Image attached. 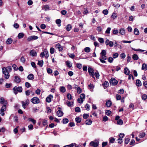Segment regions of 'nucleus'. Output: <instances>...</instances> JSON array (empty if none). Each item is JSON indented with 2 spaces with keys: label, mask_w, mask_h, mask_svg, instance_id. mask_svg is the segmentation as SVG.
<instances>
[{
  "label": "nucleus",
  "mask_w": 147,
  "mask_h": 147,
  "mask_svg": "<svg viewBox=\"0 0 147 147\" xmlns=\"http://www.w3.org/2000/svg\"><path fill=\"white\" fill-rule=\"evenodd\" d=\"M89 115L88 114H84L83 115V118L84 119H87L89 117Z\"/></svg>",
  "instance_id": "50"
},
{
  "label": "nucleus",
  "mask_w": 147,
  "mask_h": 147,
  "mask_svg": "<svg viewBox=\"0 0 147 147\" xmlns=\"http://www.w3.org/2000/svg\"><path fill=\"white\" fill-rule=\"evenodd\" d=\"M99 144L98 140H96V142L91 141L90 143V145L93 147H97Z\"/></svg>",
  "instance_id": "4"
},
{
  "label": "nucleus",
  "mask_w": 147,
  "mask_h": 147,
  "mask_svg": "<svg viewBox=\"0 0 147 147\" xmlns=\"http://www.w3.org/2000/svg\"><path fill=\"white\" fill-rule=\"evenodd\" d=\"M28 120L32 122L33 124H35L36 123V121L34 119L31 118H29Z\"/></svg>",
  "instance_id": "36"
},
{
  "label": "nucleus",
  "mask_w": 147,
  "mask_h": 147,
  "mask_svg": "<svg viewBox=\"0 0 147 147\" xmlns=\"http://www.w3.org/2000/svg\"><path fill=\"white\" fill-rule=\"evenodd\" d=\"M146 135L145 133L144 132L140 133L139 135V137L141 138L144 137Z\"/></svg>",
  "instance_id": "37"
},
{
  "label": "nucleus",
  "mask_w": 147,
  "mask_h": 147,
  "mask_svg": "<svg viewBox=\"0 0 147 147\" xmlns=\"http://www.w3.org/2000/svg\"><path fill=\"white\" fill-rule=\"evenodd\" d=\"M57 114L59 117H61L63 115V112L61 110H59L57 112Z\"/></svg>",
  "instance_id": "19"
},
{
  "label": "nucleus",
  "mask_w": 147,
  "mask_h": 147,
  "mask_svg": "<svg viewBox=\"0 0 147 147\" xmlns=\"http://www.w3.org/2000/svg\"><path fill=\"white\" fill-rule=\"evenodd\" d=\"M107 59V57L106 55H102L101 56L100 58L99 59L102 63H104L106 62L105 60H106Z\"/></svg>",
  "instance_id": "7"
},
{
  "label": "nucleus",
  "mask_w": 147,
  "mask_h": 147,
  "mask_svg": "<svg viewBox=\"0 0 147 147\" xmlns=\"http://www.w3.org/2000/svg\"><path fill=\"white\" fill-rule=\"evenodd\" d=\"M14 82L17 83H19L20 82L21 80L20 78L18 76H16L14 77Z\"/></svg>",
  "instance_id": "13"
},
{
  "label": "nucleus",
  "mask_w": 147,
  "mask_h": 147,
  "mask_svg": "<svg viewBox=\"0 0 147 147\" xmlns=\"http://www.w3.org/2000/svg\"><path fill=\"white\" fill-rule=\"evenodd\" d=\"M105 44L106 45H109V47H111L113 45V43L112 41H110L109 40L106 38L105 41Z\"/></svg>",
  "instance_id": "5"
},
{
  "label": "nucleus",
  "mask_w": 147,
  "mask_h": 147,
  "mask_svg": "<svg viewBox=\"0 0 147 147\" xmlns=\"http://www.w3.org/2000/svg\"><path fill=\"white\" fill-rule=\"evenodd\" d=\"M136 85L138 86H140L142 85V83L140 80L137 79L136 82Z\"/></svg>",
  "instance_id": "18"
},
{
  "label": "nucleus",
  "mask_w": 147,
  "mask_h": 147,
  "mask_svg": "<svg viewBox=\"0 0 147 147\" xmlns=\"http://www.w3.org/2000/svg\"><path fill=\"white\" fill-rule=\"evenodd\" d=\"M42 9L45 10V11L50 10V9L49 5H43L42 7Z\"/></svg>",
  "instance_id": "8"
},
{
  "label": "nucleus",
  "mask_w": 147,
  "mask_h": 147,
  "mask_svg": "<svg viewBox=\"0 0 147 147\" xmlns=\"http://www.w3.org/2000/svg\"><path fill=\"white\" fill-rule=\"evenodd\" d=\"M100 54H101V55H106L107 54L106 51L105 50H102Z\"/></svg>",
  "instance_id": "52"
},
{
  "label": "nucleus",
  "mask_w": 147,
  "mask_h": 147,
  "mask_svg": "<svg viewBox=\"0 0 147 147\" xmlns=\"http://www.w3.org/2000/svg\"><path fill=\"white\" fill-rule=\"evenodd\" d=\"M81 119L79 117L75 118V120L77 123H80L81 122Z\"/></svg>",
  "instance_id": "34"
},
{
  "label": "nucleus",
  "mask_w": 147,
  "mask_h": 147,
  "mask_svg": "<svg viewBox=\"0 0 147 147\" xmlns=\"http://www.w3.org/2000/svg\"><path fill=\"white\" fill-rule=\"evenodd\" d=\"M132 58L134 60H137L139 59L138 56L136 54H134L132 55Z\"/></svg>",
  "instance_id": "25"
},
{
  "label": "nucleus",
  "mask_w": 147,
  "mask_h": 147,
  "mask_svg": "<svg viewBox=\"0 0 147 147\" xmlns=\"http://www.w3.org/2000/svg\"><path fill=\"white\" fill-rule=\"evenodd\" d=\"M25 86L27 88H29L31 86L30 84L28 82H26L25 83Z\"/></svg>",
  "instance_id": "53"
},
{
  "label": "nucleus",
  "mask_w": 147,
  "mask_h": 147,
  "mask_svg": "<svg viewBox=\"0 0 147 147\" xmlns=\"http://www.w3.org/2000/svg\"><path fill=\"white\" fill-rule=\"evenodd\" d=\"M142 98L144 100H146L147 98V95L146 94H143L142 95Z\"/></svg>",
  "instance_id": "48"
},
{
  "label": "nucleus",
  "mask_w": 147,
  "mask_h": 147,
  "mask_svg": "<svg viewBox=\"0 0 147 147\" xmlns=\"http://www.w3.org/2000/svg\"><path fill=\"white\" fill-rule=\"evenodd\" d=\"M53 96L51 95H50L47 97L46 99V100L48 102H50L51 101L52 99L53 98Z\"/></svg>",
  "instance_id": "10"
},
{
  "label": "nucleus",
  "mask_w": 147,
  "mask_h": 147,
  "mask_svg": "<svg viewBox=\"0 0 147 147\" xmlns=\"http://www.w3.org/2000/svg\"><path fill=\"white\" fill-rule=\"evenodd\" d=\"M92 121V120L90 119H88L86 121V125H90L91 124Z\"/></svg>",
  "instance_id": "24"
},
{
  "label": "nucleus",
  "mask_w": 147,
  "mask_h": 147,
  "mask_svg": "<svg viewBox=\"0 0 147 147\" xmlns=\"http://www.w3.org/2000/svg\"><path fill=\"white\" fill-rule=\"evenodd\" d=\"M31 101L34 104H38L40 102V100L38 97H34L31 99Z\"/></svg>",
  "instance_id": "3"
},
{
  "label": "nucleus",
  "mask_w": 147,
  "mask_h": 147,
  "mask_svg": "<svg viewBox=\"0 0 147 147\" xmlns=\"http://www.w3.org/2000/svg\"><path fill=\"white\" fill-rule=\"evenodd\" d=\"M24 36V35L22 33H20L18 34V37L20 39L22 38Z\"/></svg>",
  "instance_id": "42"
},
{
  "label": "nucleus",
  "mask_w": 147,
  "mask_h": 147,
  "mask_svg": "<svg viewBox=\"0 0 147 147\" xmlns=\"http://www.w3.org/2000/svg\"><path fill=\"white\" fill-rule=\"evenodd\" d=\"M20 61L22 63H24L25 62L26 60L24 57L22 56L20 59Z\"/></svg>",
  "instance_id": "64"
},
{
  "label": "nucleus",
  "mask_w": 147,
  "mask_h": 147,
  "mask_svg": "<svg viewBox=\"0 0 147 147\" xmlns=\"http://www.w3.org/2000/svg\"><path fill=\"white\" fill-rule=\"evenodd\" d=\"M75 88L78 94H80L82 92V89L80 87H78L77 88L76 87Z\"/></svg>",
  "instance_id": "27"
},
{
  "label": "nucleus",
  "mask_w": 147,
  "mask_h": 147,
  "mask_svg": "<svg viewBox=\"0 0 147 147\" xmlns=\"http://www.w3.org/2000/svg\"><path fill=\"white\" fill-rule=\"evenodd\" d=\"M66 103L68 107H70L73 105V102H71L68 100H67L66 102Z\"/></svg>",
  "instance_id": "28"
},
{
  "label": "nucleus",
  "mask_w": 147,
  "mask_h": 147,
  "mask_svg": "<svg viewBox=\"0 0 147 147\" xmlns=\"http://www.w3.org/2000/svg\"><path fill=\"white\" fill-rule=\"evenodd\" d=\"M66 91L65 88L64 86L60 87V91L62 92H64Z\"/></svg>",
  "instance_id": "43"
},
{
  "label": "nucleus",
  "mask_w": 147,
  "mask_h": 147,
  "mask_svg": "<svg viewBox=\"0 0 147 147\" xmlns=\"http://www.w3.org/2000/svg\"><path fill=\"white\" fill-rule=\"evenodd\" d=\"M109 83L107 81H105L103 84V86L104 88L108 87L109 85Z\"/></svg>",
  "instance_id": "20"
},
{
  "label": "nucleus",
  "mask_w": 147,
  "mask_h": 147,
  "mask_svg": "<svg viewBox=\"0 0 147 147\" xmlns=\"http://www.w3.org/2000/svg\"><path fill=\"white\" fill-rule=\"evenodd\" d=\"M90 49L89 47H86L84 49V51L86 53H89L90 51Z\"/></svg>",
  "instance_id": "45"
},
{
  "label": "nucleus",
  "mask_w": 147,
  "mask_h": 147,
  "mask_svg": "<svg viewBox=\"0 0 147 147\" xmlns=\"http://www.w3.org/2000/svg\"><path fill=\"white\" fill-rule=\"evenodd\" d=\"M142 69L146 71L147 70V65L145 63H143L142 66Z\"/></svg>",
  "instance_id": "22"
},
{
  "label": "nucleus",
  "mask_w": 147,
  "mask_h": 147,
  "mask_svg": "<svg viewBox=\"0 0 147 147\" xmlns=\"http://www.w3.org/2000/svg\"><path fill=\"white\" fill-rule=\"evenodd\" d=\"M12 42V40L11 38H8L6 41V43L7 44H11Z\"/></svg>",
  "instance_id": "32"
},
{
  "label": "nucleus",
  "mask_w": 147,
  "mask_h": 147,
  "mask_svg": "<svg viewBox=\"0 0 147 147\" xmlns=\"http://www.w3.org/2000/svg\"><path fill=\"white\" fill-rule=\"evenodd\" d=\"M30 55L32 57H35L36 56L37 53L35 50H32L30 51Z\"/></svg>",
  "instance_id": "9"
},
{
  "label": "nucleus",
  "mask_w": 147,
  "mask_h": 147,
  "mask_svg": "<svg viewBox=\"0 0 147 147\" xmlns=\"http://www.w3.org/2000/svg\"><path fill=\"white\" fill-rule=\"evenodd\" d=\"M66 30L67 31H69L72 28V26L70 24H68L65 27Z\"/></svg>",
  "instance_id": "17"
},
{
  "label": "nucleus",
  "mask_w": 147,
  "mask_h": 147,
  "mask_svg": "<svg viewBox=\"0 0 147 147\" xmlns=\"http://www.w3.org/2000/svg\"><path fill=\"white\" fill-rule=\"evenodd\" d=\"M67 97L69 100H71L72 99V96L71 94L69 93L67 94Z\"/></svg>",
  "instance_id": "61"
},
{
  "label": "nucleus",
  "mask_w": 147,
  "mask_h": 147,
  "mask_svg": "<svg viewBox=\"0 0 147 147\" xmlns=\"http://www.w3.org/2000/svg\"><path fill=\"white\" fill-rule=\"evenodd\" d=\"M0 103L3 105L1 109H0V114L2 116H3L5 115L4 112L6 110V105L7 102L3 98L1 97L0 98Z\"/></svg>",
  "instance_id": "1"
},
{
  "label": "nucleus",
  "mask_w": 147,
  "mask_h": 147,
  "mask_svg": "<svg viewBox=\"0 0 147 147\" xmlns=\"http://www.w3.org/2000/svg\"><path fill=\"white\" fill-rule=\"evenodd\" d=\"M110 82L111 85L114 86L117 84L118 81L114 78H111L110 81Z\"/></svg>",
  "instance_id": "6"
},
{
  "label": "nucleus",
  "mask_w": 147,
  "mask_h": 147,
  "mask_svg": "<svg viewBox=\"0 0 147 147\" xmlns=\"http://www.w3.org/2000/svg\"><path fill=\"white\" fill-rule=\"evenodd\" d=\"M111 102L110 100H107L106 102V105L107 107H110L111 105Z\"/></svg>",
  "instance_id": "23"
},
{
  "label": "nucleus",
  "mask_w": 147,
  "mask_h": 147,
  "mask_svg": "<svg viewBox=\"0 0 147 147\" xmlns=\"http://www.w3.org/2000/svg\"><path fill=\"white\" fill-rule=\"evenodd\" d=\"M111 17L113 19H114L117 17V15L116 13H113L112 14Z\"/></svg>",
  "instance_id": "56"
},
{
  "label": "nucleus",
  "mask_w": 147,
  "mask_h": 147,
  "mask_svg": "<svg viewBox=\"0 0 147 147\" xmlns=\"http://www.w3.org/2000/svg\"><path fill=\"white\" fill-rule=\"evenodd\" d=\"M27 78L29 80H32L34 78V75L32 74H30L28 76Z\"/></svg>",
  "instance_id": "14"
},
{
  "label": "nucleus",
  "mask_w": 147,
  "mask_h": 147,
  "mask_svg": "<svg viewBox=\"0 0 147 147\" xmlns=\"http://www.w3.org/2000/svg\"><path fill=\"white\" fill-rule=\"evenodd\" d=\"M85 94H81L80 95V98L81 99H82V100H84L85 99Z\"/></svg>",
  "instance_id": "41"
},
{
  "label": "nucleus",
  "mask_w": 147,
  "mask_h": 147,
  "mask_svg": "<svg viewBox=\"0 0 147 147\" xmlns=\"http://www.w3.org/2000/svg\"><path fill=\"white\" fill-rule=\"evenodd\" d=\"M115 140V139L113 137H111L109 139V143H113Z\"/></svg>",
  "instance_id": "35"
},
{
  "label": "nucleus",
  "mask_w": 147,
  "mask_h": 147,
  "mask_svg": "<svg viewBox=\"0 0 147 147\" xmlns=\"http://www.w3.org/2000/svg\"><path fill=\"white\" fill-rule=\"evenodd\" d=\"M3 74L4 75V76L5 78L8 79L9 77V74L8 72V74L7 73H4Z\"/></svg>",
  "instance_id": "38"
},
{
  "label": "nucleus",
  "mask_w": 147,
  "mask_h": 147,
  "mask_svg": "<svg viewBox=\"0 0 147 147\" xmlns=\"http://www.w3.org/2000/svg\"><path fill=\"white\" fill-rule=\"evenodd\" d=\"M50 53L51 54H53L55 52V49L53 47H51L50 48Z\"/></svg>",
  "instance_id": "54"
},
{
  "label": "nucleus",
  "mask_w": 147,
  "mask_h": 147,
  "mask_svg": "<svg viewBox=\"0 0 147 147\" xmlns=\"http://www.w3.org/2000/svg\"><path fill=\"white\" fill-rule=\"evenodd\" d=\"M77 100H78V103H82L84 101V100H82V99H81L80 98H78V99Z\"/></svg>",
  "instance_id": "63"
},
{
  "label": "nucleus",
  "mask_w": 147,
  "mask_h": 147,
  "mask_svg": "<svg viewBox=\"0 0 147 147\" xmlns=\"http://www.w3.org/2000/svg\"><path fill=\"white\" fill-rule=\"evenodd\" d=\"M126 56V55L124 53H122L121 54L120 57L121 59H124Z\"/></svg>",
  "instance_id": "55"
},
{
  "label": "nucleus",
  "mask_w": 147,
  "mask_h": 147,
  "mask_svg": "<svg viewBox=\"0 0 147 147\" xmlns=\"http://www.w3.org/2000/svg\"><path fill=\"white\" fill-rule=\"evenodd\" d=\"M116 98L117 100H121V96L117 94L116 95Z\"/></svg>",
  "instance_id": "46"
},
{
  "label": "nucleus",
  "mask_w": 147,
  "mask_h": 147,
  "mask_svg": "<svg viewBox=\"0 0 147 147\" xmlns=\"http://www.w3.org/2000/svg\"><path fill=\"white\" fill-rule=\"evenodd\" d=\"M108 61L110 63H112L113 61V58L111 57H109L108 58Z\"/></svg>",
  "instance_id": "57"
},
{
  "label": "nucleus",
  "mask_w": 147,
  "mask_h": 147,
  "mask_svg": "<svg viewBox=\"0 0 147 147\" xmlns=\"http://www.w3.org/2000/svg\"><path fill=\"white\" fill-rule=\"evenodd\" d=\"M130 140V139L129 138H127L125 139V143L127 144L129 143Z\"/></svg>",
  "instance_id": "58"
},
{
  "label": "nucleus",
  "mask_w": 147,
  "mask_h": 147,
  "mask_svg": "<svg viewBox=\"0 0 147 147\" xmlns=\"http://www.w3.org/2000/svg\"><path fill=\"white\" fill-rule=\"evenodd\" d=\"M44 52H45V57L46 58H47L49 57V52L46 49H44Z\"/></svg>",
  "instance_id": "31"
},
{
  "label": "nucleus",
  "mask_w": 147,
  "mask_h": 147,
  "mask_svg": "<svg viewBox=\"0 0 147 147\" xmlns=\"http://www.w3.org/2000/svg\"><path fill=\"white\" fill-rule=\"evenodd\" d=\"M98 40L99 42L101 44L102 43L104 42L103 39L101 38H98Z\"/></svg>",
  "instance_id": "47"
},
{
  "label": "nucleus",
  "mask_w": 147,
  "mask_h": 147,
  "mask_svg": "<svg viewBox=\"0 0 147 147\" xmlns=\"http://www.w3.org/2000/svg\"><path fill=\"white\" fill-rule=\"evenodd\" d=\"M117 123L118 125H121L123 123V121L121 119H119L117 121Z\"/></svg>",
  "instance_id": "44"
},
{
  "label": "nucleus",
  "mask_w": 147,
  "mask_h": 147,
  "mask_svg": "<svg viewBox=\"0 0 147 147\" xmlns=\"http://www.w3.org/2000/svg\"><path fill=\"white\" fill-rule=\"evenodd\" d=\"M65 63L67 67H71L72 66V64L69 61H66Z\"/></svg>",
  "instance_id": "15"
},
{
  "label": "nucleus",
  "mask_w": 147,
  "mask_h": 147,
  "mask_svg": "<svg viewBox=\"0 0 147 147\" xmlns=\"http://www.w3.org/2000/svg\"><path fill=\"white\" fill-rule=\"evenodd\" d=\"M94 87V85L92 84H90L88 85V87L89 89H90V90L91 92H93V88Z\"/></svg>",
  "instance_id": "21"
},
{
  "label": "nucleus",
  "mask_w": 147,
  "mask_h": 147,
  "mask_svg": "<svg viewBox=\"0 0 147 147\" xmlns=\"http://www.w3.org/2000/svg\"><path fill=\"white\" fill-rule=\"evenodd\" d=\"M13 90L14 93L16 94L18 92H22V88L21 86L17 87L16 86L13 88Z\"/></svg>",
  "instance_id": "2"
},
{
  "label": "nucleus",
  "mask_w": 147,
  "mask_h": 147,
  "mask_svg": "<svg viewBox=\"0 0 147 147\" xmlns=\"http://www.w3.org/2000/svg\"><path fill=\"white\" fill-rule=\"evenodd\" d=\"M56 48L59 51H62L63 49V47L59 43L56 44L55 46Z\"/></svg>",
  "instance_id": "12"
},
{
  "label": "nucleus",
  "mask_w": 147,
  "mask_h": 147,
  "mask_svg": "<svg viewBox=\"0 0 147 147\" xmlns=\"http://www.w3.org/2000/svg\"><path fill=\"white\" fill-rule=\"evenodd\" d=\"M75 111L76 112H79L80 111V108L79 107H76L75 108Z\"/></svg>",
  "instance_id": "60"
},
{
  "label": "nucleus",
  "mask_w": 147,
  "mask_h": 147,
  "mask_svg": "<svg viewBox=\"0 0 147 147\" xmlns=\"http://www.w3.org/2000/svg\"><path fill=\"white\" fill-rule=\"evenodd\" d=\"M85 107L86 110H88V111L89 110L90 108V106L88 104H86L85 105Z\"/></svg>",
  "instance_id": "62"
},
{
  "label": "nucleus",
  "mask_w": 147,
  "mask_h": 147,
  "mask_svg": "<svg viewBox=\"0 0 147 147\" xmlns=\"http://www.w3.org/2000/svg\"><path fill=\"white\" fill-rule=\"evenodd\" d=\"M131 49L133 50L134 51H136L144 52L145 51L144 50H143L142 49H134V48H132Z\"/></svg>",
  "instance_id": "39"
},
{
  "label": "nucleus",
  "mask_w": 147,
  "mask_h": 147,
  "mask_svg": "<svg viewBox=\"0 0 147 147\" xmlns=\"http://www.w3.org/2000/svg\"><path fill=\"white\" fill-rule=\"evenodd\" d=\"M134 32L135 34L138 35L139 34V32L138 30L136 28L134 29Z\"/></svg>",
  "instance_id": "26"
},
{
  "label": "nucleus",
  "mask_w": 147,
  "mask_h": 147,
  "mask_svg": "<svg viewBox=\"0 0 147 147\" xmlns=\"http://www.w3.org/2000/svg\"><path fill=\"white\" fill-rule=\"evenodd\" d=\"M43 64V61L42 60L39 61L38 63V65H39L40 67H42Z\"/></svg>",
  "instance_id": "33"
},
{
  "label": "nucleus",
  "mask_w": 147,
  "mask_h": 147,
  "mask_svg": "<svg viewBox=\"0 0 147 147\" xmlns=\"http://www.w3.org/2000/svg\"><path fill=\"white\" fill-rule=\"evenodd\" d=\"M119 54L117 53H115L113 54V58H116L118 57V56Z\"/></svg>",
  "instance_id": "59"
},
{
  "label": "nucleus",
  "mask_w": 147,
  "mask_h": 147,
  "mask_svg": "<svg viewBox=\"0 0 147 147\" xmlns=\"http://www.w3.org/2000/svg\"><path fill=\"white\" fill-rule=\"evenodd\" d=\"M38 37L36 36H32L29 37L27 40L28 41H30L32 40H36L38 38Z\"/></svg>",
  "instance_id": "11"
},
{
  "label": "nucleus",
  "mask_w": 147,
  "mask_h": 147,
  "mask_svg": "<svg viewBox=\"0 0 147 147\" xmlns=\"http://www.w3.org/2000/svg\"><path fill=\"white\" fill-rule=\"evenodd\" d=\"M119 31L117 30L114 29L113 30V34L117 35Z\"/></svg>",
  "instance_id": "49"
},
{
  "label": "nucleus",
  "mask_w": 147,
  "mask_h": 147,
  "mask_svg": "<svg viewBox=\"0 0 147 147\" xmlns=\"http://www.w3.org/2000/svg\"><path fill=\"white\" fill-rule=\"evenodd\" d=\"M69 121V120L67 119H64L62 120V122L63 124H66Z\"/></svg>",
  "instance_id": "40"
},
{
  "label": "nucleus",
  "mask_w": 147,
  "mask_h": 147,
  "mask_svg": "<svg viewBox=\"0 0 147 147\" xmlns=\"http://www.w3.org/2000/svg\"><path fill=\"white\" fill-rule=\"evenodd\" d=\"M6 68L3 67L2 68V71L3 73H7L8 74V71Z\"/></svg>",
  "instance_id": "51"
},
{
  "label": "nucleus",
  "mask_w": 147,
  "mask_h": 147,
  "mask_svg": "<svg viewBox=\"0 0 147 147\" xmlns=\"http://www.w3.org/2000/svg\"><path fill=\"white\" fill-rule=\"evenodd\" d=\"M61 20L60 19H57L56 20V23L57 24L58 26L59 27L61 26Z\"/></svg>",
  "instance_id": "30"
},
{
  "label": "nucleus",
  "mask_w": 147,
  "mask_h": 147,
  "mask_svg": "<svg viewBox=\"0 0 147 147\" xmlns=\"http://www.w3.org/2000/svg\"><path fill=\"white\" fill-rule=\"evenodd\" d=\"M124 72L125 74L126 75H129L130 73V71L127 67H125L124 70Z\"/></svg>",
  "instance_id": "16"
},
{
  "label": "nucleus",
  "mask_w": 147,
  "mask_h": 147,
  "mask_svg": "<svg viewBox=\"0 0 147 147\" xmlns=\"http://www.w3.org/2000/svg\"><path fill=\"white\" fill-rule=\"evenodd\" d=\"M119 33L122 35H123L125 34V30L123 28H121L119 30Z\"/></svg>",
  "instance_id": "29"
}]
</instances>
